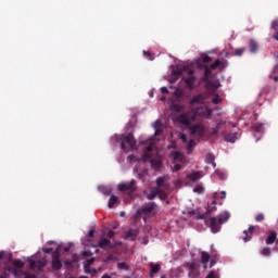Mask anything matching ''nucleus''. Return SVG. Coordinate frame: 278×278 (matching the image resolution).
Returning a JSON list of instances; mask_svg holds the SVG:
<instances>
[{
    "label": "nucleus",
    "instance_id": "cd10ccee",
    "mask_svg": "<svg viewBox=\"0 0 278 278\" xmlns=\"http://www.w3.org/2000/svg\"><path fill=\"white\" fill-rule=\"evenodd\" d=\"M205 160L207 164H212L213 168H216V163H214V154H207Z\"/></svg>",
    "mask_w": 278,
    "mask_h": 278
},
{
    "label": "nucleus",
    "instance_id": "9d476101",
    "mask_svg": "<svg viewBox=\"0 0 278 278\" xmlns=\"http://www.w3.org/2000/svg\"><path fill=\"white\" fill-rule=\"evenodd\" d=\"M23 266H25V263L21 260H16L13 263V267L7 268V273H9V275H14L15 278H18L21 275H23Z\"/></svg>",
    "mask_w": 278,
    "mask_h": 278
},
{
    "label": "nucleus",
    "instance_id": "e2e57ef3",
    "mask_svg": "<svg viewBox=\"0 0 278 278\" xmlns=\"http://www.w3.org/2000/svg\"><path fill=\"white\" fill-rule=\"evenodd\" d=\"M150 97L153 98V91L150 92Z\"/></svg>",
    "mask_w": 278,
    "mask_h": 278
},
{
    "label": "nucleus",
    "instance_id": "72a5a7b5",
    "mask_svg": "<svg viewBox=\"0 0 278 278\" xmlns=\"http://www.w3.org/2000/svg\"><path fill=\"white\" fill-rule=\"evenodd\" d=\"M216 175L219 179H227V172H225V170L218 169V170H216Z\"/></svg>",
    "mask_w": 278,
    "mask_h": 278
},
{
    "label": "nucleus",
    "instance_id": "09e8293b",
    "mask_svg": "<svg viewBox=\"0 0 278 278\" xmlns=\"http://www.w3.org/2000/svg\"><path fill=\"white\" fill-rule=\"evenodd\" d=\"M225 197H227V192L222 191L218 195L219 199H225Z\"/></svg>",
    "mask_w": 278,
    "mask_h": 278
},
{
    "label": "nucleus",
    "instance_id": "a18cd8bd",
    "mask_svg": "<svg viewBox=\"0 0 278 278\" xmlns=\"http://www.w3.org/2000/svg\"><path fill=\"white\" fill-rule=\"evenodd\" d=\"M43 253H53V248L45 249L42 248Z\"/></svg>",
    "mask_w": 278,
    "mask_h": 278
},
{
    "label": "nucleus",
    "instance_id": "680f3d73",
    "mask_svg": "<svg viewBox=\"0 0 278 278\" xmlns=\"http://www.w3.org/2000/svg\"><path fill=\"white\" fill-rule=\"evenodd\" d=\"M8 274H4L3 276H1L0 278H5Z\"/></svg>",
    "mask_w": 278,
    "mask_h": 278
},
{
    "label": "nucleus",
    "instance_id": "f03ea898",
    "mask_svg": "<svg viewBox=\"0 0 278 278\" xmlns=\"http://www.w3.org/2000/svg\"><path fill=\"white\" fill-rule=\"evenodd\" d=\"M152 127L154 129V136L144 141H140L138 147H144L146 149L141 155V162H150L154 170H160V168H162V157H160V155H157L156 159L151 157H153L154 153H157V142H160V136L164 134V124H162L160 119H156L152 124Z\"/></svg>",
    "mask_w": 278,
    "mask_h": 278
},
{
    "label": "nucleus",
    "instance_id": "f257e3e1",
    "mask_svg": "<svg viewBox=\"0 0 278 278\" xmlns=\"http://www.w3.org/2000/svg\"><path fill=\"white\" fill-rule=\"evenodd\" d=\"M172 121L179 125L181 129H189V139L182 132H178V138L187 144L188 153H192V149H194V139L192 138H201L205 136V127L202 124L194 123V117H190V112L178 116L173 115Z\"/></svg>",
    "mask_w": 278,
    "mask_h": 278
},
{
    "label": "nucleus",
    "instance_id": "a211bd4d",
    "mask_svg": "<svg viewBox=\"0 0 278 278\" xmlns=\"http://www.w3.org/2000/svg\"><path fill=\"white\" fill-rule=\"evenodd\" d=\"M98 247H100V249H110L112 248V242L110 241V239L102 237Z\"/></svg>",
    "mask_w": 278,
    "mask_h": 278
},
{
    "label": "nucleus",
    "instance_id": "e433bc0d",
    "mask_svg": "<svg viewBox=\"0 0 278 278\" xmlns=\"http://www.w3.org/2000/svg\"><path fill=\"white\" fill-rule=\"evenodd\" d=\"M261 254H263L264 257H268V256L270 255V249L264 248V249L261 251Z\"/></svg>",
    "mask_w": 278,
    "mask_h": 278
},
{
    "label": "nucleus",
    "instance_id": "bb28decb",
    "mask_svg": "<svg viewBox=\"0 0 278 278\" xmlns=\"http://www.w3.org/2000/svg\"><path fill=\"white\" fill-rule=\"evenodd\" d=\"M277 240V232H270L266 239V244H273Z\"/></svg>",
    "mask_w": 278,
    "mask_h": 278
},
{
    "label": "nucleus",
    "instance_id": "2eb2a0df",
    "mask_svg": "<svg viewBox=\"0 0 278 278\" xmlns=\"http://www.w3.org/2000/svg\"><path fill=\"white\" fill-rule=\"evenodd\" d=\"M141 211L144 214H157V205L154 202H150L149 204L142 206Z\"/></svg>",
    "mask_w": 278,
    "mask_h": 278
},
{
    "label": "nucleus",
    "instance_id": "dca6fc26",
    "mask_svg": "<svg viewBox=\"0 0 278 278\" xmlns=\"http://www.w3.org/2000/svg\"><path fill=\"white\" fill-rule=\"evenodd\" d=\"M161 101H163V103H166V101H168L170 98V94H173V90L168 89L167 87H161Z\"/></svg>",
    "mask_w": 278,
    "mask_h": 278
},
{
    "label": "nucleus",
    "instance_id": "79ce46f5",
    "mask_svg": "<svg viewBox=\"0 0 278 278\" xmlns=\"http://www.w3.org/2000/svg\"><path fill=\"white\" fill-rule=\"evenodd\" d=\"M143 55L144 58H147V60H153V58L151 56V52L149 51H143Z\"/></svg>",
    "mask_w": 278,
    "mask_h": 278
},
{
    "label": "nucleus",
    "instance_id": "69168bd1",
    "mask_svg": "<svg viewBox=\"0 0 278 278\" xmlns=\"http://www.w3.org/2000/svg\"><path fill=\"white\" fill-rule=\"evenodd\" d=\"M212 204H213V205H216V201H213Z\"/></svg>",
    "mask_w": 278,
    "mask_h": 278
},
{
    "label": "nucleus",
    "instance_id": "473e14b6",
    "mask_svg": "<svg viewBox=\"0 0 278 278\" xmlns=\"http://www.w3.org/2000/svg\"><path fill=\"white\" fill-rule=\"evenodd\" d=\"M151 273L155 275L156 273H160V264H150Z\"/></svg>",
    "mask_w": 278,
    "mask_h": 278
},
{
    "label": "nucleus",
    "instance_id": "bf43d9fd",
    "mask_svg": "<svg viewBox=\"0 0 278 278\" xmlns=\"http://www.w3.org/2000/svg\"><path fill=\"white\" fill-rule=\"evenodd\" d=\"M276 251H278V240H276Z\"/></svg>",
    "mask_w": 278,
    "mask_h": 278
},
{
    "label": "nucleus",
    "instance_id": "4468645a",
    "mask_svg": "<svg viewBox=\"0 0 278 278\" xmlns=\"http://www.w3.org/2000/svg\"><path fill=\"white\" fill-rule=\"evenodd\" d=\"M204 175L205 174H203V172H189L187 174V179L191 184H195L197 181H199V179H202V177H204Z\"/></svg>",
    "mask_w": 278,
    "mask_h": 278
},
{
    "label": "nucleus",
    "instance_id": "8fccbe9b",
    "mask_svg": "<svg viewBox=\"0 0 278 278\" xmlns=\"http://www.w3.org/2000/svg\"><path fill=\"white\" fill-rule=\"evenodd\" d=\"M108 238L111 239V238H114V231L110 230L108 232Z\"/></svg>",
    "mask_w": 278,
    "mask_h": 278
},
{
    "label": "nucleus",
    "instance_id": "2f4dec72",
    "mask_svg": "<svg viewBox=\"0 0 278 278\" xmlns=\"http://www.w3.org/2000/svg\"><path fill=\"white\" fill-rule=\"evenodd\" d=\"M250 51H251V53L257 52V42H255V40H253V39L250 41Z\"/></svg>",
    "mask_w": 278,
    "mask_h": 278
},
{
    "label": "nucleus",
    "instance_id": "de8ad7c7",
    "mask_svg": "<svg viewBox=\"0 0 278 278\" xmlns=\"http://www.w3.org/2000/svg\"><path fill=\"white\" fill-rule=\"evenodd\" d=\"M278 27V20L277 21H274L273 23H271V28L273 29H276Z\"/></svg>",
    "mask_w": 278,
    "mask_h": 278
},
{
    "label": "nucleus",
    "instance_id": "c03bdc74",
    "mask_svg": "<svg viewBox=\"0 0 278 278\" xmlns=\"http://www.w3.org/2000/svg\"><path fill=\"white\" fill-rule=\"evenodd\" d=\"M244 53V48L236 50V55H242Z\"/></svg>",
    "mask_w": 278,
    "mask_h": 278
},
{
    "label": "nucleus",
    "instance_id": "603ef678",
    "mask_svg": "<svg viewBox=\"0 0 278 278\" xmlns=\"http://www.w3.org/2000/svg\"><path fill=\"white\" fill-rule=\"evenodd\" d=\"M83 255H84V257H86L88 255H92V252L85 251V252H83Z\"/></svg>",
    "mask_w": 278,
    "mask_h": 278
},
{
    "label": "nucleus",
    "instance_id": "f8f14e48",
    "mask_svg": "<svg viewBox=\"0 0 278 278\" xmlns=\"http://www.w3.org/2000/svg\"><path fill=\"white\" fill-rule=\"evenodd\" d=\"M212 62V58L207 54H202L199 59L192 61L191 65L198 68H204L205 64Z\"/></svg>",
    "mask_w": 278,
    "mask_h": 278
},
{
    "label": "nucleus",
    "instance_id": "052dcab7",
    "mask_svg": "<svg viewBox=\"0 0 278 278\" xmlns=\"http://www.w3.org/2000/svg\"><path fill=\"white\" fill-rule=\"evenodd\" d=\"M274 81H278V76H275V77H274Z\"/></svg>",
    "mask_w": 278,
    "mask_h": 278
},
{
    "label": "nucleus",
    "instance_id": "5fc2aeb1",
    "mask_svg": "<svg viewBox=\"0 0 278 278\" xmlns=\"http://www.w3.org/2000/svg\"><path fill=\"white\" fill-rule=\"evenodd\" d=\"M24 278H36V277L29 276V275L25 274V275H24Z\"/></svg>",
    "mask_w": 278,
    "mask_h": 278
},
{
    "label": "nucleus",
    "instance_id": "c9c22d12",
    "mask_svg": "<svg viewBox=\"0 0 278 278\" xmlns=\"http://www.w3.org/2000/svg\"><path fill=\"white\" fill-rule=\"evenodd\" d=\"M94 262V257L87 261V264L85 265V271L90 273V264Z\"/></svg>",
    "mask_w": 278,
    "mask_h": 278
},
{
    "label": "nucleus",
    "instance_id": "412c9836",
    "mask_svg": "<svg viewBox=\"0 0 278 278\" xmlns=\"http://www.w3.org/2000/svg\"><path fill=\"white\" fill-rule=\"evenodd\" d=\"M227 66V62L225 60H216L212 65L211 68L216 70V68H225Z\"/></svg>",
    "mask_w": 278,
    "mask_h": 278
},
{
    "label": "nucleus",
    "instance_id": "49530a36",
    "mask_svg": "<svg viewBox=\"0 0 278 278\" xmlns=\"http://www.w3.org/2000/svg\"><path fill=\"white\" fill-rule=\"evenodd\" d=\"M60 249H62V244H58L55 250H54V253L58 255L60 253Z\"/></svg>",
    "mask_w": 278,
    "mask_h": 278
},
{
    "label": "nucleus",
    "instance_id": "20e7f679",
    "mask_svg": "<svg viewBox=\"0 0 278 278\" xmlns=\"http://www.w3.org/2000/svg\"><path fill=\"white\" fill-rule=\"evenodd\" d=\"M169 90H172V94L175 97L168 99L170 110L173 111L170 118H173V116H180V114H185L184 110H186V105L179 102V98L184 94V90L181 88L169 86Z\"/></svg>",
    "mask_w": 278,
    "mask_h": 278
},
{
    "label": "nucleus",
    "instance_id": "423d86ee",
    "mask_svg": "<svg viewBox=\"0 0 278 278\" xmlns=\"http://www.w3.org/2000/svg\"><path fill=\"white\" fill-rule=\"evenodd\" d=\"M156 186H157V189L152 190L151 193L148 195V199L151 201L155 199V197H159L161 201H166V194L164 193V190H168L169 188L168 177L162 176L157 178Z\"/></svg>",
    "mask_w": 278,
    "mask_h": 278
},
{
    "label": "nucleus",
    "instance_id": "338daca9",
    "mask_svg": "<svg viewBox=\"0 0 278 278\" xmlns=\"http://www.w3.org/2000/svg\"><path fill=\"white\" fill-rule=\"evenodd\" d=\"M92 273H93V275H94V274H97V270H96V269H93V270H92Z\"/></svg>",
    "mask_w": 278,
    "mask_h": 278
},
{
    "label": "nucleus",
    "instance_id": "7c9ffc66",
    "mask_svg": "<svg viewBox=\"0 0 278 278\" xmlns=\"http://www.w3.org/2000/svg\"><path fill=\"white\" fill-rule=\"evenodd\" d=\"M254 131H255L256 134H264V124L257 123V124L254 126Z\"/></svg>",
    "mask_w": 278,
    "mask_h": 278
},
{
    "label": "nucleus",
    "instance_id": "9b49d317",
    "mask_svg": "<svg viewBox=\"0 0 278 278\" xmlns=\"http://www.w3.org/2000/svg\"><path fill=\"white\" fill-rule=\"evenodd\" d=\"M195 116H200L201 118H212V108L207 105H201L195 109Z\"/></svg>",
    "mask_w": 278,
    "mask_h": 278
},
{
    "label": "nucleus",
    "instance_id": "4c0bfd02",
    "mask_svg": "<svg viewBox=\"0 0 278 278\" xmlns=\"http://www.w3.org/2000/svg\"><path fill=\"white\" fill-rule=\"evenodd\" d=\"M222 101H223V99H220V97H218V96H215L212 99V103H214L215 105H218V103H220Z\"/></svg>",
    "mask_w": 278,
    "mask_h": 278
},
{
    "label": "nucleus",
    "instance_id": "f3484780",
    "mask_svg": "<svg viewBox=\"0 0 278 278\" xmlns=\"http://www.w3.org/2000/svg\"><path fill=\"white\" fill-rule=\"evenodd\" d=\"M205 94H198V96H194L191 100H190V105L191 108H193L194 103H205Z\"/></svg>",
    "mask_w": 278,
    "mask_h": 278
},
{
    "label": "nucleus",
    "instance_id": "0eeeda50",
    "mask_svg": "<svg viewBox=\"0 0 278 278\" xmlns=\"http://www.w3.org/2000/svg\"><path fill=\"white\" fill-rule=\"evenodd\" d=\"M231 215L229 212L225 211L224 213H220L218 217H211L206 220L212 233H218L220 231V225H224V223H227Z\"/></svg>",
    "mask_w": 278,
    "mask_h": 278
},
{
    "label": "nucleus",
    "instance_id": "aec40b11",
    "mask_svg": "<svg viewBox=\"0 0 278 278\" xmlns=\"http://www.w3.org/2000/svg\"><path fill=\"white\" fill-rule=\"evenodd\" d=\"M255 231V226H250L249 230H244V237H243V241L244 242H249V240H251V235Z\"/></svg>",
    "mask_w": 278,
    "mask_h": 278
},
{
    "label": "nucleus",
    "instance_id": "f704fd0d",
    "mask_svg": "<svg viewBox=\"0 0 278 278\" xmlns=\"http://www.w3.org/2000/svg\"><path fill=\"white\" fill-rule=\"evenodd\" d=\"M210 262V254L207 252H202V264H207Z\"/></svg>",
    "mask_w": 278,
    "mask_h": 278
},
{
    "label": "nucleus",
    "instance_id": "c756f323",
    "mask_svg": "<svg viewBox=\"0 0 278 278\" xmlns=\"http://www.w3.org/2000/svg\"><path fill=\"white\" fill-rule=\"evenodd\" d=\"M11 260L12 258V253L5 252V251H0V260Z\"/></svg>",
    "mask_w": 278,
    "mask_h": 278
},
{
    "label": "nucleus",
    "instance_id": "ea45409f",
    "mask_svg": "<svg viewBox=\"0 0 278 278\" xmlns=\"http://www.w3.org/2000/svg\"><path fill=\"white\" fill-rule=\"evenodd\" d=\"M255 220H256L257 223H262V220H264V214H258V215H256Z\"/></svg>",
    "mask_w": 278,
    "mask_h": 278
},
{
    "label": "nucleus",
    "instance_id": "39448f33",
    "mask_svg": "<svg viewBox=\"0 0 278 278\" xmlns=\"http://www.w3.org/2000/svg\"><path fill=\"white\" fill-rule=\"evenodd\" d=\"M112 142L113 144H115V142H118L121 144V149L122 151H124V153H131V151H135L136 149V140L134 139V135L129 134L127 136H118L115 135L112 138Z\"/></svg>",
    "mask_w": 278,
    "mask_h": 278
},
{
    "label": "nucleus",
    "instance_id": "393cba45",
    "mask_svg": "<svg viewBox=\"0 0 278 278\" xmlns=\"http://www.w3.org/2000/svg\"><path fill=\"white\" fill-rule=\"evenodd\" d=\"M52 268L53 270H60L62 268V261H60L59 258H53Z\"/></svg>",
    "mask_w": 278,
    "mask_h": 278
},
{
    "label": "nucleus",
    "instance_id": "4be33fe9",
    "mask_svg": "<svg viewBox=\"0 0 278 278\" xmlns=\"http://www.w3.org/2000/svg\"><path fill=\"white\" fill-rule=\"evenodd\" d=\"M92 236H94V230H89L87 237L83 239L84 247H92V243L88 240V238H92Z\"/></svg>",
    "mask_w": 278,
    "mask_h": 278
},
{
    "label": "nucleus",
    "instance_id": "5701e85b",
    "mask_svg": "<svg viewBox=\"0 0 278 278\" xmlns=\"http://www.w3.org/2000/svg\"><path fill=\"white\" fill-rule=\"evenodd\" d=\"M240 138V135L238 134V132H235V134H232V135H227L226 137H225V140H226V142H231V143H233V142H236V140H238Z\"/></svg>",
    "mask_w": 278,
    "mask_h": 278
},
{
    "label": "nucleus",
    "instance_id": "c85d7f7f",
    "mask_svg": "<svg viewBox=\"0 0 278 278\" xmlns=\"http://www.w3.org/2000/svg\"><path fill=\"white\" fill-rule=\"evenodd\" d=\"M193 192H195V194H203L205 192V187H203V185H198L193 188Z\"/></svg>",
    "mask_w": 278,
    "mask_h": 278
},
{
    "label": "nucleus",
    "instance_id": "7ed1b4c3",
    "mask_svg": "<svg viewBox=\"0 0 278 278\" xmlns=\"http://www.w3.org/2000/svg\"><path fill=\"white\" fill-rule=\"evenodd\" d=\"M181 76L187 88H190V90L197 88V77L188 64L184 63L180 67L173 65L169 81H177V79Z\"/></svg>",
    "mask_w": 278,
    "mask_h": 278
},
{
    "label": "nucleus",
    "instance_id": "0e129e2a",
    "mask_svg": "<svg viewBox=\"0 0 278 278\" xmlns=\"http://www.w3.org/2000/svg\"><path fill=\"white\" fill-rule=\"evenodd\" d=\"M121 216H125V212H122V213H121Z\"/></svg>",
    "mask_w": 278,
    "mask_h": 278
},
{
    "label": "nucleus",
    "instance_id": "b1692460",
    "mask_svg": "<svg viewBox=\"0 0 278 278\" xmlns=\"http://www.w3.org/2000/svg\"><path fill=\"white\" fill-rule=\"evenodd\" d=\"M99 192H102L105 197L110 195L112 193V188L105 187V186H99L98 187Z\"/></svg>",
    "mask_w": 278,
    "mask_h": 278
},
{
    "label": "nucleus",
    "instance_id": "a878e982",
    "mask_svg": "<svg viewBox=\"0 0 278 278\" xmlns=\"http://www.w3.org/2000/svg\"><path fill=\"white\" fill-rule=\"evenodd\" d=\"M116 203H118V197L112 194V195L110 197V201H109L108 206H109L110 208H112V207H114V205H116Z\"/></svg>",
    "mask_w": 278,
    "mask_h": 278
},
{
    "label": "nucleus",
    "instance_id": "58836bf2",
    "mask_svg": "<svg viewBox=\"0 0 278 278\" xmlns=\"http://www.w3.org/2000/svg\"><path fill=\"white\" fill-rule=\"evenodd\" d=\"M195 266H197L195 263H191V265L189 266V270H190V271H189V277H190V278H193V277H192V270H194V267H195Z\"/></svg>",
    "mask_w": 278,
    "mask_h": 278
},
{
    "label": "nucleus",
    "instance_id": "37998d69",
    "mask_svg": "<svg viewBox=\"0 0 278 278\" xmlns=\"http://www.w3.org/2000/svg\"><path fill=\"white\" fill-rule=\"evenodd\" d=\"M72 247H73V243H67V244L64 247V251H65L66 253H68V251H71Z\"/></svg>",
    "mask_w": 278,
    "mask_h": 278
},
{
    "label": "nucleus",
    "instance_id": "1a4fd4ad",
    "mask_svg": "<svg viewBox=\"0 0 278 278\" xmlns=\"http://www.w3.org/2000/svg\"><path fill=\"white\" fill-rule=\"evenodd\" d=\"M169 161L172 163L170 168L173 173L181 170V163L184 162V154L179 151H174L169 154Z\"/></svg>",
    "mask_w": 278,
    "mask_h": 278
},
{
    "label": "nucleus",
    "instance_id": "864d4df0",
    "mask_svg": "<svg viewBox=\"0 0 278 278\" xmlns=\"http://www.w3.org/2000/svg\"><path fill=\"white\" fill-rule=\"evenodd\" d=\"M118 268H125V263H118Z\"/></svg>",
    "mask_w": 278,
    "mask_h": 278
},
{
    "label": "nucleus",
    "instance_id": "13d9d810",
    "mask_svg": "<svg viewBox=\"0 0 278 278\" xmlns=\"http://www.w3.org/2000/svg\"><path fill=\"white\" fill-rule=\"evenodd\" d=\"M101 278H111V277L108 275H103Z\"/></svg>",
    "mask_w": 278,
    "mask_h": 278
},
{
    "label": "nucleus",
    "instance_id": "6ab92c4d",
    "mask_svg": "<svg viewBox=\"0 0 278 278\" xmlns=\"http://www.w3.org/2000/svg\"><path fill=\"white\" fill-rule=\"evenodd\" d=\"M136 236H138V230L129 229L125 232L124 238L126 240H136Z\"/></svg>",
    "mask_w": 278,
    "mask_h": 278
},
{
    "label": "nucleus",
    "instance_id": "3c124183",
    "mask_svg": "<svg viewBox=\"0 0 278 278\" xmlns=\"http://www.w3.org/2000/svg\"><path fill=\"white\" fill-rule=\"evenodd\" d=\"M134 174H138V177H140V169H138L137 167L134 168Z\"/></svg>",
    "mask_w": 278,
    "mask_h": 278
},
{
    "label": "nucleus",
    "instance_id": "a19ab883",
    "mask_svg": "<svg viewBox=\"0 0 278 278\" xmlns=\"http://www.w3.org/2000/svg\"><path fill=\"white\" fill-rule=\"evenodd\" d=\"M206 278H219V277H218V274H216V273H214V271H211V273L206 276Z\"/></svg>",
    "mask_w": 278,
    "mask_h": 278
},
{
    "label": "nucleus",
    "instance_id": "ddd939ff",
    "mask_svg": "<svg viewBox=\"0 0 278 278\" xmlns=\"http://www.w3.org/2000/svg\"><path fill=\"white\" fill-rule=\"evenodd\" d=\"M117 190L123 192V190H129V192H134L136 190V180H130V182H122L117 186Z\"/></svg>",
    "mask_w": 278,
    "mask_h": 278
},
{
    "label": "nucleus",
    "instance_id": "774afa93",
    "mask_svg": "<svg viewBox=\"0 0 278 278\" xmlns=\"http://www.w3.org/2000/svg\"><path fill=\"white\" fill-rule=\"evenodd\" d=\"M161 278H166L165 276H161Z\"/></svg>",
    "mask_w": 278,
    "mask_h": 278
},
{
    "label": "nucleus",
    "instance_id": "6e6d98bb",
    "mask_svg": "<svg viewBox=\"0 0 278 278\" xmlns=\"http://www.w3.org/2000/svg\"><path fill=\"white\" fill-rule=\"evenodd\" d=\"M128 160H130V162H134L135 157L134 156H128Z\"/></svg>",
    "mask_w": 278,
    "mask_h": 278
},
{
    "label": "nucleus",
    "instance_id": "6e6552de",
    "mask_svg": "<svg viewBox=\"0 0 278 278\" xmlns=\"http://www.w3.org/2000/svg\"><path fill=\"white\" fill-rule=\"evenodd\" d=\"M31 270H42L47 266V258L40 254H35L27 258Z\"/></svg>",
    "mask_w": 278,
    "mask_h": 278
},
{
    "label": "nucleus",
    "instance_id": "4d7b16f0",
    "mask_svg": "<svg viewBox=\"0 0 278 278\" xmlns=\"http://www.w3.org/2000/svg\"><path fill=\"white\" fill-rule=\"evenodd\" d=\"M48 244H55V241H48Z\"/></svg>",
    "mask_w": 278,
    "mask_h": 278
}]
</instances>
